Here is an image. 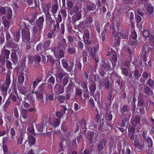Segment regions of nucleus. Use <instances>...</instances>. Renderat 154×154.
I'll return each instance as SVG.
<instances>
[{
    "mask_svg": "<svg viewBox=\"0 0 154 154\" xmlns=\"http://www.w3.org/2000/svg\"><path fill=\"white\" fill-rule=\"evenodd\" d=\"M45 19L43 16L39 17L36 21L35 26L32 29V32L34 35L40 34L42 29Z\"/></svg>",
    "mask_w": 154,
    "mask_h": 154,
    "instance_id": "f257e3e1",
    "label": "nucleus"
},
{
    "mask_svg": "<svg viewBox=\"0 0 154 154\" xmlns=\"http://www.w3.org/2000/svg\"><path fill=\"white\" fill-rule=\"evenodd\" d=\"M11 72L8 71L7 74L5 83L0 87L1 91L5 97L7 94V91L11 83V79L10 75Z\"/></svg>",
    "mask_w": 154,
    "mask_h": 154,
    "instance_id": "f03ea898",
    "label": "nucleus"
},
{
    "mask_svg": "<svg viewBox=\"0 0 154 154\" xmlns=\"http://www.w3.org/2000/svg\"><path fill=\"white\" fill-rule=\"evenodd\" d=\"M10 54V51L6 49L5 46H4L3 49L1 51L0 56V61L2 62H4L5 59H8Z\"/></svg>",
    "mask_w": 154,
    "mask_h": 154,
    "instance_id": "7ed1b4c3",
    "label": "nucleus"
},
{
    "mask_svg": "<svg viewBox=\"0 0 154 154\" xmlns=\"http://www.w3.org/2000/svg\"><path fill=\"white\" fill-rule=\"evenodd\" d=\"M95 44L93 46H94V48H91V49L90 55L95 59L97 62H98L99 61V60L98 58L97 57L96 53L99 49V45L96 42H95Z\"/></svg>",
    "mask_w": 154,
    "mask_h": 154,
    "instance_id": "20e7f679",
    "label": "nucleus"
},
{
    "mask_svg": "<svg viewBox=\"0 0 154 154\" xmlns=\"http://www.w3.org/2000/svg\"><path fill=\"white\" fill-rule=\"evenodd\" d=\"M24 108H28L31 106H35V100L32 98H25V100L23 102Z\"/></svg>",
    "mask_w": 154,
    "mask_h": 154,
    "instance_id": "39448f33",
    "label": "nucleus"
},
{
    "mask_svg": "<svg viewBox=\"0 0 154 154\" xmlns=\"http://www.w3.org/2000/svg\"><path fill=\"white\" fill-rule=\"evenodd\" d=\"M134 144L135 147L138 150H144L145 148L144 141L143 140L140 141L138 140H134Z\"/></svg>",
    "mask_w": 154,
    "mask_h": 154,
    "instance_id": "423d86ee",
    "label": "nucleus"
},
{
    "mask_svg": "<svg viewBox=\"0 0 154 154\" xmlns=\"http://www.w3.org/2000/svg\"><path fill=\"white\" fill-rule=\"evenodd\" d=\"M51 7V5L50 3L42 4V11L46 14V17L48 16H50L49 11Z\"/></svg>",
    "mask_w": 154,
    "mask_h": 154,
    "instance_id": "0eeeda50",
    "label": "nucleus"
},
{
    "mask_svg": "<svg viewBox=\"0 0 154 154\" xmlns=\"http://www.w3.org/2000/svg\"><path fill=\"white\" fill-rule=\"evenodd\" d=\"M64 87L62 85L57 83L54 87V92L57 94L63 93L64 92Z\"/></svg>",
    "mask_w": 154,
    "mask_h": 154,
    "instance_id": "6e6552de",
    "label": "nucleus"
},
{
    "mask_svg": "<svg viewBox=\"0 0 154 154\" xmlns=\"http://www.w3.org/2000/svg\"><path fill=\"white\" fill-rule=\"evenodd\" d=\"M22 37L23 42H26L29 41L30 39V34L29 29L26 28L22 30Z\"/></svg>",
    "mask_w": 154,
    "mask_h": 154,
    "instance_id": "1a4fd4ad",
    "label": "nucleus"
},
{
    "mask_svg": "<svg viewBox=\"0 0 154 154\" xmlns=\"http://www.w3.org/2000/svg\"><path fill=\"white\" fill-rule=\"evenodd\" d=\"M107 143L106 140L105 139H102L99 140L97 144V150L100 153L105 147Z\"/></svg>",
    "mask_w": 154,
    "mask_h": 154,
    "instance_id": "9d476101",
    "label": "nucleus"
},
{
    "mask_svg": "<svg viewBox=\"0 0 154 154\" xmlns=\"http://www.w3.org/2000/svg\"><path fill=\"white\" fill-rule=\"evenodd\" d=\"M142 49V54L145 57H146V55L152 50V48L149 46L148 44H145L143 46Z\"/></svg>",
    "mask_w": 154,
    "mask_h": 154,
    "instance_id": "9b49d317",
    "label": "nucleus"
},
{
    "mask_svg": "<svg viewBox=\"0 0 154 154\" xmlns=\"http://www.w3.org/2000/svg\"><path fill=\"white\" fill-rule=\"evenodd\" d=\"M89 36L90 35L89 32H87L85 34V37L86 39V40H85V44L88 45H90L91 46L93 47L95 44V42L94 41L89 40Z\"/></svg>",
    "mask_w": 154,
    "mask_h": 154,
    "instance_id": "f8f14e48",
    "label": "nucleus"
},
{
    "mask_svg": "<svg viewBox=\"0 0 154 154\" xmlns=\"http://www.w3.org/2000/svg\"><path fill=\"white\" fill-rule=\"evenodd\" d=\"M122 70V73L125 76H128V77L129 79H132V74L131 72L129 74L128 69L124 66H122L121 68Z\"/></svg>",
    "mask_w": 154,
    "mask_h": 154,
    "instance_id": "ddd939ff",
    "label": "nucleus"
},
{
    "mask_svg": "<svg viewBox=\"0 0 154 154\" xmlns=\"http://www.w3.org/2000/svg\"><path fill=\"white\" fill-rule=\"evenodd\" d=\"M140 117L138 115H136L133 118L131 124L134 127H136L137 124L140 123Z\"/></svg>",
    "mask_w": 154,
    "mask_h": 154,
    "instance_id": "4468645a",
    "label": "nucleus"
},
{
    "mask_svg": "<svg viewBox=\"0 0 154 154\" xmlns=\"http://www.w3.org/2000/svg\"><path fill=\"white\" fill-rule=\"evenodd\" d=\"M143 92L146 95L148 96L152 95L153 94L152 91L147 85L144 86Z\"/></svg>",
    "mask_w": 154,
    "mask_h": 154,
    "instance_id": "2eb2a0df",
    "label": "nucleus"
},
{
    "mask_svg": "<svg viewBox=\"0 0 154 154\" xmlns=\"http://www.w3.org/2000/svg\"><path fill=\"white\" fill-rule=\"evenodd\" d=\"M58 8V6L57 4H54L52 5L51 11L54 16H55V14L57 12Z\"/></svg>",
    "mask_w": 154,
    "mask_h": 154,
    "instance_id": "dca6fc26",
    "label": "nucleus"
},
{
    "mask_svg": "<svg viewBox=\"0 0 154 154\" xmlns=\"http://www.w3.org/2000/svg\"><path fill=\"white\" fill-rule=\"evenodd\" d=\"M20 32L17 31L12 33L14 37V40L16 42H19L20 37Z\"/></svg>",
    "mask_w": 154,
    "mask_h": 154,
    "instance_id": "f3484780",
    "label": "nucleus"
},
{
    "mask_svg": "<svg viewBox=\"0 0 154 154\" xmlns=\"http://www.w3.org/2000/svg\"><path fill=\"white\" fill-rule=\"evenodd\" d=\"M86 139L87 140L89 141L90 143L92 144L93 143V138L94 136V134L93 133L90 132L87 134Z\"/></svg>",
    "mask_w": 154,
    "mask_h": 154,
    "instance_id": "a211bd4d",
    "label": "nucleus"
},
{
    "mask_svg": "<svg viewBox=\"0 0 154 154\" xmlns=\"http://www.w3.org/2000/svg\"><path fill=\"white\" fill-rule=\"evenodd\" d=\"M143 137L146 140H147V143H148V147L150 148L152 146V142L150 137H147V139L145 135V134H142Z\"/></svg>",
    "mask_w": 154,
    "mask_h": 154,
    "instance_id": "6ab92c4d",
    "label": "nucleus"
},
{
    "mask_svg": "<svg viewBox=\"0 0 154 154\" xmlns=\"http://www.w3.org/2000/svg\"><path fill=\"white\" fill-rule=\"evenodd\" d=\"M11 57L13 62L15 64H17L18 63V58L16 53L13 52L11 53Z\"/></svg>",
    "mask_w": 154,
    "mask_h": 154,
    "instance_id": "aec40b11",
    "label": "nucleus"
},
{
    "mask_svg": "<svg viewBox=\"0 0 154 154\" xmlns=\"http://www.w3.org/2000/svg\"><path fill=\"white\" fill-rule=\"evenodd\" d=\"M28 142L30 146H32L34 145L35 142V139L32 136H29Z\"/></svg>",
    "mask_w": 154,
    "mask_h": 154,
    "instance_id": "412c9836",
    "label": "nucleus"
},
{
    "mask_svg": "<svg viewBox=\"0 0 154 154\" xmlns=\"http://www.w3.org/2000/svg\"><path fill=\"white\" fill-rule=\"evenodd\" d=\"M119 35L122 36L123 39H127L128 38L129 33L127 31H123L119 33Z\"/></svg>",
    "mask_w": 154,
    "mask_h": 154,
    "instance_id": "4be33fe9",
    "label": "nucleus"
},
{
    "mask_svg": "<svg viewBox=\"0 0 154 154\" xmlns=\"http://www.w3.org/2000/svg\"><path fill=\"white\" fill-rule=\"evenodd\" d=\"M82 89H80L79 88H76L75 93V97H76V96H77L78 97H79L81 99H82Z\"/></svg>",
    "mask_w": 154,
    "mask_h": 154,
    "instance_id": "5701e85b",
    "label": "nucleus"
},
{
    "mask_svg": "<svg viewBox=\"0 0 154 154\" xmlns=\"http://www.w3.org/2000/svg\"><path fill=\"white\" fill-rule=\"evenodd\" d=\"M42 76L41 77L37 78L35 79V81L33 82V84L32 87L34 88H36L38 84L42 80Z\"/></svg>",
    "mask_w": 154,
    "mask_h": 154,
    "instance_id": "b1692460",
    "label": "nucleus"
},
{
    "mask_svg": "<svg viewBox=\"0 0 154 154\" xmlns=\"http://www.w3.org/2000/svg\"><path fill=\"white\" fill-rule=\"evenodd\" d=\"M6 12L7 13V18L8 19H10L12 17V10L9 7H7V8Z\"/></svg>",
    "mask_w": 154,
    "mask_h": 154,
    "instance_id": "393cba45",
    "label": "nucleus"
},
{
    "mask_svg": "<svg viewBox=\"0 0 154 154\" xmlns=\"http://www.w3.org/2000/svg\"><path fill=\"white\" fill-rule=\"evenodd\" d=\"M26 2L31 8H33L36 5V0H26Z\"/></svg>",
    "mask_w": 154,
    "mask_h": 154,
    "instance_id": "a878e982",
    "label": "nucleus"
},
{
    "mask_svg": "<svg viewBox=\"0 0 154 154\" xmlns=\"http://www.w3.org/2000/svg\"><path fill=\"white\" fill-rule=\"evenodd\" d=\"M147 12L149 14H152L154 10L153 6L151 4H149L147 5Z\"/></svg>",
    "mask_w": 154,
    "mask_h": 154,
    "instance_id": "bb28decb",
    "label": "nucleus"
},
{
    "mask_svg": "<svg viewBox=\"0 0 154 154\" xmlns=\"http://www.w3.org/2000/svg\"><path fill=\"white\" fill-rule=\"evenodd\" d=\"M96 84L94 83L89 87V90L91 93L94 94L95 91L96 90Z\"/></svg>",
    "mask_w": 154,
    "mask_h": 154,
    "instance_id": "cd10ccee",
    "label": "nucleus"
},
{
    "mask_svg": "<svg viewBox=\"0 0 154 154\" xmlns=\"http://www.w3.org/2000/svg\"><path fill=\"white\" fill-rule=\"evenodd\" d=\"M146 85L151 88L154 87V81L151 79H149L146 82Z\"/></svg>",
    "mask_w": 154,
    "mask_h": 154,
    "instance_id": "c85d7f7f",
    "label": "nucleus"
},
{
    "mask_svg": "<svg viewBox=\"0 0 154 154\" xmlns=\"http://www.w3.org/2000/svg\"><path fill=\"white\" fill-rule=\"evenodd\" d=\"M69 81V75H66L65 76L63 79L61 81L62 83L63 84V86L64 87L68 82Z\"/></svg>",
    "mask_w": 154,
    "mask_h": 154,
    "instance_id": "c756f323",
    "label": "nucleus"
},
{
    "mask_svg": "<svg viewBox=\"0 0 154 154\" xmlns=\"http://www.w3.org/2000/svg\"><path fill=\"white\" fill-rule=\"evenodd\" d=\"M46 85V83H43L41 84L40 86L38 87V90H37L38 92H43L45 91L44 88Z\"/></svg>",
    "mask_w": 154,
    "mask_h": 154,
    "instance_id": "7c9ffc66",
    "label": "nucleus"
},
{
    "mask_svg": "<svg viewBox=\"0 0 154 154\" xmlns=\"http://www.w3.org/2000/svg\"><path fill=\"white\" fill-rule=\"evenodd\" d=\"M67 4L68 7L67 10L68 11H69L72 10V8L74 5V3L70 1H68L67 2Z\"/></svg>",
    "mask_w": 154,
    "mask_h": 154,
    "instance_id": "2f4dec72",
    "label": "nucleus"
},
{
    "mask_svg": "<svg viewBox=\"0 0 154 154\" xmlns=\"http://www.w3.org/2000/svg\"><path fill=\"white\" fill-rule=\"evenodd\" d=\"M51 41V40H48L46 41L44 43L43 47L44 49H46L49 48Z\"/></svg>",
    "mask_w": 154,
    "mask_h": 154,
    "instance_id": "473e14b6",
    "label": "nucleus"
},
{
    "mask_svg": "<svg viewBox=\"0 0 154 154\" xmlns=\"http://www.w3.org/2000/svg\"><path fill=\"white\" fill-rule=\"evenodd\" d=\"M133 72L134 76L135 79H138L141 76V74L139 73L138 70L137 69H135Z\"/></svg>",
    "mask_w": 154,
    "mask_h": 154,
    "instance_id": "72a5a7b5",
    "label": "nucleus"
},
{
    "mask_svg": "<svg viewBox=\"0 0 154 154\" xmlns=\"http://www.w3.org/2000/svg\"><path fill=\"white\" fill-rule=\"evenodd\" d=\"M24 80V77L22 74H19L18 77V81L19 83L22 84L23 83V82Z\"/></svg>",
    "mask_w": 154,
    "mask_h": 154,
    "instance_id": "f704fd0d",
    "label": "nucleus"
},
{
    "mask_svg": "<svg viewBox=\"0 0 154 154\" xmlns=\"http://www.w3.org/2000/svg\"><path fill=\"white\" fill-rule=\"evenodd\" d=\"M61 129L62 131L64 132H66L67 130V127L66 126V122H63L62 125Z\"/></svg>",
    "mask_w": 154,
    "mask_h": 154,
    "instance_id": "c9c22d12",
    "label": "nucleus"
},
{
    "mask_svg": "<svg viewBox=\"0 0 154 154\" xmlns=\"http://www.w3.org/2000/svg\"><path fill=\"white\" fill-rule=\"evenodd\" d=\"M39 101V106L41 107L44 104L45 101L44 100V97L36 98Z\"/></svg>",
    "mask_w": 154,
    "mask_h": 154,
    "instance_id": "e433bc0d",
    "label": "nucleus"
},
{
    "mask_svg": "<svg viewBox=\"0 0 154 154\" xmlns=\"http://www.w3.org/2000/svg\"><path fill=\"white\" fill-rule=\"evenodd\" d=\"M115 37H116V38L114 39V45L115 46H119L120 43V38L118 36V35L116 36V37H115Z\"/></svg>",
    "mask_w": 154,
    "mask_h": 154,
    "instance_id": "4c0bfd02",
    "label": "nucleus"
},
{
    "mask_svg": "<svg viewBox=\"0 0 154 154\" xmlns=\"http://www.w3.org/2000/svg\"><path fill=\"white\" fill-rule=\"evenodd\" d=\"M115 26L113 24L112 25L110 26V30H112V33L113 35V36H115V37H116V36L117 35L116 32L115 31V29L114 28Z\"/></svg>",
    "mask_w": 154,
    "mask_h": 154,
    "instance_id": "58836bf2",
    "label": "nucleus"
},
{
    "mask_svg": "<svg viewBox=\"0 0 154 154\" xmlns=\"http://www.w3.org/2000/svg\"><path fill=\"white\" fill-rule=\"evenodd\" d=\"M104 121L103 119H102L101 121L100 122V125L98 128V130L99 131H102V129H103L105 128V126L103 125Z\"/></svg>",
    "mask_w": 154,
    "mask_h": 154,
    "instance_id": "ea45409f",
    "label": "nucleus"
},
{
    "mask_svg": "<svg viewBox=\"0 0 154 154\" xmlns=\"http://www.w3.org/2000/svg\"><path fill=\"white\" fill-rule=\"evenodd\" d=\"M8 99H9L10 101H11V100H12L13 102H16L17 101L16 96L12 93L10 94Z\"/></svg>",
    "mask_w": 154,
    "mask_h": 154,
    "instance_id": "a19ab883",
    "label": "nucleus"
},
{
    "mask_svg": "<svg viewBox=\"0 0 154 154\" xmlns=\"http://www.w3.org/2000/svg\"><path fill=\"white\" fill-rule=\"evenodd\" d=\"M73 91V86L72 84L70 83L66 88V92H70Z\"/></svg>",
    "mask_w": 154,
    "mask_h": 154,
    "instance_id": "79ce46f5",
    "label": "nucleus"
},
{
    "mask_svg": "<svg viewBox=\"0 0 154 154\" xmlns=\"http://www.w3.org/2000/svg\"><path fill=\"white\" fill-rule=\"evenodd\" d=\"M23 139V136L21 135L17 140V143L18 145H21Z\"/></svg>",
    "mask_w": 154,
    "mask_h": 154,
    "instance_id": "37998d69",
    "label": "nucleus"
},
{
    "mask_svg": "<svg viewBox=\"0 0 154 154\" xmlns=\"http://www.w3.org/2000/svg\"><path fill=\"white\" fill-rule=\"evenodd\" d=\"M109 65L107 63H106L104 62H102L101 64V67L102 68L105 69H108Z\"/></svg>",
    "mask_w": 154,
    "mask_h": 154,
    "instance_id": "c03bdc74",
    "label": "nucleus"
},
{
    "mask_svg": "<svg viewBox=\"0 0 154 154\" xmlns=\"http://www.w3.org/2000/svg\"><path fill=\"white\" fill-rule=\"evenodd\" d=\"M58 100L60 103H63L64 102L65 97L63 95H59L58 97Z\"/></svg>",
    "mask_w": 154,
    "mask_h": 154,
    "instance_id": "a18cd8bd",
    "label": "nucleus"
},
{
    "mask_svg": "<svg viewBox=\"0 0 154 154\" xmlns=\"http://www.w3.org/2000/svg\"><path fill=\"white\" fill-rule=\"evenodd\" d=\"M36 127L39 132H41L43 131V124L42 123L38 124Z\"/></svg>",
    "mask_w": 154,
    "mask_h": 154,
    "instance_id": "49530a36",
    "label": "nucleus"
},
{
    "mask_svg": "<svg viewBox=\"0 0 154 154\" xmlns=\"http://www.w3.org/2000/svg\"><path fill=\"white\" fill-rule=\"evenodd\" d=\"M79 9L78 6H75L73 8L72 10L70 11L69 12L71 14H72L73 13H75L78 12Z\"/></svg>",
    "mask_w": 154,
    "mask_h": 154,
    "instance_id": "de8ad7c7",
    "label": "nucleus"
},
{
    "mask_svg": "<svg viewBox=\"0 0 154 154\" xmlns=\"http://www.w3.org/2000/svg\"><path fill=\"white\" fill-rule=\"evenodd\" d=\"M68 75V73L65 72H60L58 74L57 77L59 79H61L63 78L64 76H65Z\"/></svg>",
    "mask_w": 154,
    "mask_h": 154,
    "instance_id": "09e8293b",
    "label": "nucleus"
},
{
    "mask_svg": "<svg viewBox=\"0 0 154 154\" xmlns=\"http://www.w3.org/2000/svg\"><path fill=\"white\" fill-rule=\"evenodd\" d=\"M81 11L77 12L75 15V19L76 20H79L82 18Z\"/></svg>",
    "mask_w": 154,
    "mask_h": 154,
    "instance_id": "8fccbe9b",
    "label": "nucleus"
},
{
    "mask_svg": "<svg viewBox=\"0 0 154 154\" xmlns=\"http://www.w3.org/2000/svg\"><path fill=\"white\" fill-rule=\"evenodd\" d=\"M7 7H0V13L3 14H5L6 12Z\"/></svg>",
    "mask_w": 154,
    "mask_h": 154,
    "instance_id": "3c124183",
    "label": "nucleus"
},
{
    "mask_svg": "<svg viewBox=\"0 0 154 154\" xmlns=\"http://www.w3.org/2000/svg\"><path fill=\"white\" fill-rule=\"evenodd\" d=\"M55 78L53 76H51L49 80H48V83H50V84H51L52 85H54L55 83Z\"/></svg>",
    "mask_w": 154,
    "mask_h": 154,
    "instance_id": "603ef678",
    "label": "nucleus"
},
{
    "mask_svg": "<svg viewBox=\"0 0 154 154\" xmlns=\"http://www.w3.org/2000/svg\"><path fill=\"white\" fill-rule=\"evenodd\" d=\"M62 20V17L61 14L59 13L58 15V17L56 20V23L57 24L58 26L59 25V23Z\"/></svg>",
    "mask_w": 154,
    "mask_h": 154,
    "instance_id": "864d4df0",
    "label": "nucleus"
},
{
    "mask_svg": "<svg viewBox=\"0 0 154 154\" xmlns=\"http://www.w3.org/2000/svg\"><path fill=\"white\" fill-rule=\"evenodd\" d=\"M82 127L83 128H85L86 127V121L84 119H82L80 122Z\"/></svg>",
    "mask_w": 154,
    "mask_h": 154,
    "instance_id": "5fc2aeb1",
    "label": "nucleus"
},
{
    "mask_svg": "<svg viewBox=\"0 0 154 154\" xmlns=\"http://www.w3.org/2000/svg\"><path fill=\"white\" fill-rule=\"evenodd\" d=\"M143 34L145 38H147L149 35V32L148 30H146L143 31Z\"/></svg>",
    "mask_w": 154,
    "mask_h": 154,
    "instance_id": "6e6d98bb",
    "label": "nucleus"
},
{
    "mask_svg": "<svg viewBox=\"0 0 154 154\" xmlns=\"http://www.w3.org/2000/svg\"><path fill=\"white\" fill-rule=\"evenodd\" d=\"M3 23L5 26L8 29L10 26V23L9 21L5 19L3 20Z\"/></svg>",
    "mask_w": 154,
    "mask_h": 154,
    "instance_id": "4d7b16f0",
    "label": "nucleus"
},
{
    "mask_svg": "<svg viewBox=\"0 0 154 154\" xmlns=\"http://www.w3.org/2000/svg\"><path fill=\"white\" fill-rule=\"evenodd\" d=\"M128 110L127 106L126 105H124L121 112V113L123 114L125 112H128Z\"/></svg>",
    "mask_w": 154,
    "mask_h": 154,
    "instance_id": "13d9d810",
    "label": "nucleus"
},
{
    "mask_svg": "<svg viewBox=\"0 0 154 154\" xmlns=\"http://www.w3.org/2000/svg\"><path fill=\"white\" fill-rule=\"evenodd\" d=\"M68 52L70 54H74L76 52L75 48L73 47H70L68 49Z\"/></svg>",
    "mask_w": 154,
    "mask_h": 154,
    "instance_id": "bf43d9fd",
    "label": "nucleus"
},
{
    "mask_svg": "<svg viewBox=\"0 0 154 154\" xmlns=\"http://www.w3.org/2000/svg\"><path fill=\"white\" fill-rule=\"evenodd\" d=\"M60 120L57 119H56L54 120V125L55 127H57L59 125L60 122Z\"/></svg>",
    "mask_w": 154,
    "mask_h": 154,
    "instance_id": "052dcab7",
    "label": "nucleus"
},
{
    "mask_svg": "<svg viewBox=\"0 0 154 154\" xmlns=\"http://www.w3.org/2000/svg\"><path fill=\"white\" fill-rule=\"evenodd\" d=\"M56 116L58 118L59 120H60L62 117L63 116V114L60 111H58L56 113Z\"/></svg>",
    "mask_w": 154,
    "mask_h": 154,
    "instance_id": "680f3d73",
    "label": "nucleus"
},
{
    "mask_svg": "<svg viewBox=\"0 0 154 154\" xmlns=\"http://www.w3.org/2000/svg\"><path fill=\"white\" fill-rule=\"evenodd\" d=\"M19 91L20 93L22 94H24L25 95L27 94V89L25 88H21L20 90Z\"/></svg>",
    "mask_w": 154,
    "mask_h": 154,
    "instance_id": "e2e57ef3",
    "label": "nucleus"
},
{
    "mask_svg": "<svg viewBox=\"0 0 154 154\" xmlns=\"http://www.w3.org/2000/svg\"><path fill=\"white\" fill-rule=\"evenodd\" d=\"M61 61L63 67L66 69L68 67V64L66 60L65 59H63Z\"/></svg>",
    "mask_w": 154,
    "mask_h": 154,
    "instance_id": "0e129e2a",
    "label": "nucleus"
},
{
    "mask_svg": "<svg viewBox=\"0 0 154 154\" xmlns=\"http://www.w3.org/2000/svg\"><path fill=\"white\" fill-rule=\"evenodd\" d=\"M5 40L4 34L3 33H2L0 36V44H2L4 42Z\"/></svg>",
    "mask_w": 154,
    "mask_h": 154,
    "instance_id": "69168bd1",
    "label": "nucleus"
},
{
    "mask_svg": "<svg viewBox=\"0 0 154 154\" xmlns=\"http://www.w3.org/2000/svg\"><path fill=\"white\" fill-rule=\"evenodd\" d=\"M22 117L24 119H26L28 116V112L26 111H24L22 113Z\"/></svg>",
    "mask_w": 154,
    "mask_h": 154,
    "instance_id": "338daca9",
    "label": "nucleus"
},
{
    "mask_svg": "<svg viewBox=\"0 0 154 154\" xmlns=\"http://www.w3.org/2000/svg\"><path fill=\"white\" fill-rule=\"evenodd\" d=\"M6 67L7 68L10 69L11 68H12V63H11L9 60H7L6 61Z\"/></svg>",
    "mask_w": 154,
    "mask_h": 154,
    "instance_id": "774afa93",
    "label": "nucleus"
}]
</instances>
